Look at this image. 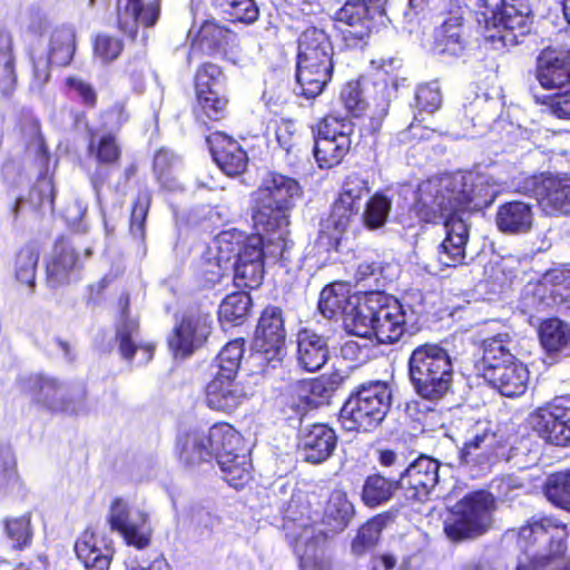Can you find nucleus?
<instances>
[{"label":"nucleus","mask_w":570,"mask_h":570,"mask_svg":"<svg viewBox=\"0 0 570 570\" xmlns=\"http://www.w3.org/2000/svg\"><path fill=\"white\" fill-rule=\"evenodd\" d=\"M212 333L209 314L186 313L167 336V346L174 357L187 358L204 346Z\"/></svg>","instance_id":"obj_18"},{"label":"nucleus","mask_w":570,"mask_h":570,"mask_svg":"<svg viewBox=\"0 0 570 570\" xmlns=\"http://www.w3.org/2000/svg\"><path fill=\"white\" fill-rule=\"evenodd\" d=\"M161 0H116L117 28L136 39L139 26L154 27L159 17Z\"/></svg>","instance_id":"obj_26"},{"label":"nucleus","mask_w":570,"mask_h":570,"mask_svg":"<svg viewBox=\"0 0 570 570\" xmlns=\"http://www.w3.org/2000/svg\"><path fill=\"white\" fill-rule=\"evenodd\" d=\"M77 49L76 31L71 27L60 26L55 28L49 38L48 59L58 67L69 66Z\"/></svg>","instance_id":"obj_42"},{"label":"nucleus","mask_w":570,"mask_h":570,"mask_svg":"<svg viewBox=\"0 0 570 570\" xmlns=\"http://www.w3.org/2000/svg\"><path fill=\"white\" fill-rule=\"evenodd\" d=\"M347 379V374L334 370L317 377L301 381L298 389L299 392H335L343 386Z\"/></svg>","instance_id":"obj_62"},{"label":"nucleus","mask_w":570,"mask_h":570,"mask_svg":"<svg viewBox=\"0 0 570 570\" xmlns=\"http://www.w3.org/2000/svg\"><path fill=\"white\" fill-rule=\"evenodd\" d=\"M387 517L376 514L364 522L351 542L352 552L355 556H363L374 549L380 542L383 529L386 527Z\"/></svg>","instance_id":"obj_48"},{"label":"nucleus","mask_w":570,"mask_h":570,"mask_svg":"<svg viewBox=\"0 0 570 570\" xmlns=\"http://www.w3.org/2000/svg\"><path fill=\"white\" fill-rule=\"evenodd\" d=\"M330 404V394H291L283 403L286 420L302 421L308 413Z\"/></svg>","instance_id":"obj_50"},{"label":"nucleus","mask_w":570,"mask_h":570,"mask_svg":"<svg viewBox=\"0 0 570 570\" xmlns=\"http://www.w3.org/2000/svg\"><path fill=\"white\" fill-rule=\"evenodd\" d=\"M87 134L88 156L94 158L99 166L105 167V169H96L89 178L92 189L96 195L99 196L110 177L107 168L119 165L122 156V148L117 136L112 132H104L98 136L97 129L89 127Z\"/></svg>","instance_id":"obj_23"},{"label":"nucleus","mask_w":570,"mask_h":570,"mask_svg":"<svg viewBox=\"0 0 570 570\" xmlns=\"http://www.w3.org/2000/svg\"><path fill=\"white\" fill-rule=\"evenodd\" d=\"M83 269L81 253L65 235L56 238L50 254L45 259V282L50 288L69 285Z\"/></svg>","instance_id":"obj_17"},{"label":"nucleus","mask_w":570,"mask_h":570,"mask_svg":"<svg viewBox=\"0 0 570 570\" xmlns=\"http://www.w3.org/2000/svg\"><path fill=\"white\" fill-rule=\"evenodd\" d=\"M476 387L488 386L498 392H525L529 382V371L521 362L483 367L482 373L475 374Z\"/></svg>","instance_id":"obj_30"},{"label":"nucleus","mask_w":570,"mask_h":570,"mask_svg":"<svg viewBox=\"0 0 570 570\" xmlns=\"http://www.w3.org/2000/svg\"><path fill=\"white\" fill-rule=\"evenodd\" d=\"M539 340L548 353H556L566 347L570 341L568 325L558 317L543 320L538 328Z\"/></svg>","instance_id":"obj_51"},{"label":"nucleus","mask_w":570,"mask_h":570,"mask_svg":"<svg viewBox=\"0 0 570 570\" xmlns=\"http://www.w3.org/2000/svg\"><path fill=\"white\" fill-rule=\"evenodd\" d=\"M245 346L246 340L244 337L230 340L220 348L213 362L239 372Z\"/></svg>","instance_id":"obj_64"},{"label":"nucleus","mask_w":570,"mask_h":570,"mask_svg":"<svg viewBox=\"0 0 570 570\" xmlns=\"http://www.w3.org/2000/svg\"><path fill=\"white\" fill-rule=\"evenodd\" d=\"M6 538L14 550H24L30 547L33 538L30 514L7 518L3 521Z\"/></svg>","instance_id":"obj_55"},{"label":"nucleus","mask_w":570,"mask_h":570,"mask_svg":"<svg viewBox=\"0 0 570 570\" xmlns=\"http://www.w3.org/2000/svg\"><path fill=\"white\" fill-rule=\"evenodd\" d=\"M337 446V434L326 423H313L301 433L298 448L305 462L320 464L328 460Z\"/></svg>","instance_id":"obj_33"},{"label":"nucleus","mask_w":570,"mask_h":570,"mask_svg":"<svg viewBox=\"0 0 570 570\" xmlns=\"http://www.w3.org/2000/svg\"><path fill=\"white\" fill-rule=\"evenodd\" d=\"M151 191L147 188L138 190L130 208L129 232L144 240L146 237V220L151 205Z\"/></svg>","instance_id":"obj_56"},{"label":"nucleus","mask_w":570,"mask_h":570,"mask_svg":"<svg viewBox=\"0 0 570 570\" xmlns=\"http://www.w3.org/2000/svg\"><path fill=\"white\" fill-rule=\"evenodd\" d=\"M538 435L558 446H570V409L554 403L538 407L532 416Z\"/></svg>","instance_id":"obj_27"},{"label":"nucleus","mask_w":570,"mask_h":570,"mask_svg":"<svg viewBox=\"0 0 570 570\" xmlns=\"http://www.w3.org/2000/svg\"><path fill=\"white\" fill-rule=\"evenodd\" d=\"M535 77L546 89L570 82V48L548 46L537 57Z\"/></svg>","instance_id":"obj_29"},{"label":"nucleus","mask_w":570,"mask_h":570,"mask_svg":"<svg viewBox=\"0 0 570 570\" xmlns=\"http://www.w3.org/2000/svg\"><path fill=\"white\" fill-rule=\"evenodd\" d=\"M177 167L176 155L167 149L159 148L154 155L153 170L158 183L165 187H171L175 181Z\"/></svg>","instance_id":"obj_60"},{"label":"nucleus","mask_w":570,"mask_h":570,"mask_svg":"<svg viewBox=\"0 0 570 570\" xmlns=\"http://www.w3.org/2000/svg\"><path fill=\"white\" fill-rule=\"evenodd\" d=\"M263 233L248 235L237 253L234 268V285L242 289H257L265 276V252Z\"/></svg>","instance_id":"obj_20"},{"label":"nucleus","mask_w":570,"mask_h":570,"mask_svg":"<svg viewBox=\"0 0 570 570\" xmlns=\"http://www.w3.org/2000/svg\"><path fill=\"white\" fill-rule=\"evenodd\" d=\"M245 446V439L232 424L217 422L207 433L191 429L178 434L175 451L181 462L193 465L222 459Z\"/></svg>","instance_id":"obj_4"},{"label":"nucleus","mask_w":570,"mask_h":570,"mask_svg":"<svg viewBox=\"0 0 570 570\" xmlns=\"http://www.w3.org/2000/svg\"><path fill=\"white\" fill-rule=\"evenodd\" d=\"M392 208V199L382 191H375L364 206L362 222L366 229L376 230L383 227Z\"/></svg>","instance_id":"obj_53"},{"label":"nucleus","mask_w":570,"mask_h":570,"mask_svg":"<svg viewBox=\"0 0 570 570\" xmlns=\"http://www.w3.org/2000/svg\"><path fill=\"white\" fill-rule=\"evenodd\" d=\"M297 362L307 372L322 368L328 360L327 338L314 330L304 327L296 334Z\"/></svg>","instance_id":"obj_37"},{"label":"nucleus","mask_w":570,"mask_h":570,"mask_svg":"<svg viewBox=\"0 0 570 570\" xmlns=\"http://www.w3.org/2000/svg\"><path fill=\"white\" fill-rule=\"evenodd\" d=\"M213 6L229 16L233 22L254 23L259 18V9L254 0H212Z\"/></svg>","instance_id":"obj_57"},{"label":"nucleus","mask_w":570,"mask_h":570,"mask_svg":"<svg viewBox=\"0 0 570 570\" xmlns=\"http://www.w3.org/2000/svg\"><path fill=\"white\" fill-rule=\"evenodd\" d=\"M567 525L552 517H531L519 528L517 544L532 556L525 561H554L567 552Z\"/></svg>","instance_id":"obj_8"},{"label":"nucleus","mask_w":570,"mask_h":570,"mask_svg":"<svg viewBox=\"0 0 570 570\" xmlns=\"http://www.w3.org/2000/svg\"><path fill=\"white\" fill-rule=\"evenodd\" d=\"M354 513V505L346 492L334 490L326 502L323 523L333 532H342L348 527Z\"/></svg>","instance_id":"obj_43"},{"label":"nucleus","mask_w":570,"mask_h":570,"mask_svg":"<svg viewBox=\"0 0 570 570\" xmlns=\"http://www.w3.org/2000/svg\"><path fill=\"white\" fill-rule=\"evenodd\" d=\"M191 114L205 126L220 122L228 116L229 96L226 91L194 92Z\"/></svg>","instance_id":"obj_39"},{"label":"nucleus","mask_w":570,"mask_h":570,"mask_svg":"<svg viewBox=\"0 0 570 570\" xmlns=\"http://www.w3.org/2000/svg\"><path fill=\"white\" fill-rule=\"evenodd\" d=\"M400 479L386 476L375 470L364 479L361 490V501L367 508H377L391 501L401 489Z\"/></svg>","instance_id":"obj_40"},{"label":"nucleus","mask_w":570,"mask_h":570,"mask_svg":"<svg viewBox=\"0 0 570 570\" xmlns=\"http://www.w3.org/2000/svg\"><path fill=\"white\" fill-rule=\"evenodd\" d=\"M119 321L115 326V342L117 343L120 357L129 364L134 363L137 353L140 358L137 365H146L155 355L156 346L154 343L144 342L136 343L135 337L138 336L140 324L138 318L130 316V296L122 293L118 298Z\"/></svg>","instance_id":"obj_15"},{"label":"nucleus","mask_w":570,"mask_h":570,"mask_svg":"<svg viewBox=\"0 0 570 570\" xmlns=\"http://www.w3.org/2000/svg\"><path fill=\"white\" fill-rule=\"evenodd\" d=\"M56 198V188L53 177L48 170L41 173L28 193V200L36 209L48 207L53 208Z\"/></svg>","instance_id":"obj_58"},{"label":"nucleus","mask_w":570,"mask_h":570,"mask_svg":"<svg viewBox=\"0 0 570 570\" xmlns=\"http://www.w3.org/2000/svg\"><path fill=\"white\" fill-rule=\"evenodd\" d=\"M18 83L13 39L9 31L0 29V94L11 96Z\"/></svg>","instance_id":"obj_45"},{"label":"nucleus","mask_w":570,"mask_h":570,"mask_svg":"<svg viewBox=\"0 0 570 570\" xmlns=\"http://www.w3.org/2000/svg\"><path fill=\"white\" fill-rule=\"evenodd\" d=\"M149 515L146 511H132L122 498H114L110 503L108 524L118 532L128 547L144 550L151 543L153 530L148 525Z\"/></svg>","instance_id":"obj_13"},{"label":"nucleus","mask_w":570,"mask_h":570,"mask_svg":"<svg viewBox=\"0 0 570 570\" xmlns=\"http://www.w3.org/2000/svg\"><path fill=\"white\" fill-rule=\"evenodd\" d=\"M39 261V250L36 246L27 244L16 254L14 277L20 284L30 288L32 293L36 287L37 267Z\"/></svg>","instance_id":"obj_52"},{"label":"nucleus","mask_w":570,"mask_h":570,"mask_svg":"<svg viewBox=\"0 0 570 570\" xmlns=\"http://www.w3.org/2000/svg\"><path fill=\"white\" fill-rule=\"evenodd\" d=\"M483 367L507 364L515 360L513 354V340L508 332L498 333L482 341Z\"/></svg>","instance_id":"obj_47"},{"label":"nucleus","mask_w":570,"mask_h":570,"mask_svg":"<svg viewBox=\"0 0 570 570\" xmlns=\"http://www.w3.org/2000/svg\"><path fill=\"white\" fill-rule=\"evenodd\" d=\"M405 311L402 303L384 292H365L352 307L350 332L358 337L374 335L381 344L400 341L405 332Z\"/></svg>","instance_id":"obj_2"},{"label":"nucleus","mask_w":570,"mask_h":570,"mask_svg":"<svg viewBox=\"0 0 570 570\" xmlns=\"http://www.w3.org/2000/svg\"><path fill=\"white\" fill-rule=\"evenodd\" d=\"M313 156L320 169H332L343 163L352 149L354 124L347 116L330 111L309 127Z\"/></svg>","instance_id":"obj_6"},{"label":"nucleus","mask_w":570,"mask_h":570,"mask_svg":"<svg viewBox=\"0 0 570 570\" xmlns=\"http://www.w3.org/2000/svg\"><path fill=\"white\" fill-rule=\"evenodd\" d=\"M515 190L534 198L550 216L570 215V176L551 173L525 175L518 179Z\"/></svg>","instance_id":"obj_9"},{"label":"nucleus","mask_w":570,"mask_h":570,"mask_svg":"<svg viewBox=\"0 0 570 570\" xmlns=\"http://www.w3.org/2000/svg\"><path fill=\"white\" fill-rule=\"evenodd\" d=\"M370 193L368 181L360 174L347 175L338 196L331 207L330 216L341 226H350L362 208L363 198Z\"/></svg>","instance_id":"obj_28"},{"label":"nucleus","mask_w":570,"mask_h":570,"mask_svg":"<svg viewBox=\"0 0 570 570\" xmlns=\"http://www.w3.org/2000/svg\"><path fill=\"white\" fill-rule=\"evenodd\" d=\"M409 377L415 392H448L453 382V366L448 351L436 343L416 346L407 362Z\"/></svg>","instance_id":"obj_7"},{"label":"nucleus","mask_w":570,"mask_h":570,"mask_svg":"<svg viewBox=\"0 0 570 570\" xmlns=\"http://www.w3.org/2000/svg\"><path fill=\"white\" fill-rule=\"evenodd\" d=\"M440 462L421 454L399 473L401 490L407 501L423 503L439 482Z\"/></svg>","instance_id":"obj_22"},{"label":"nucleus","mask_w":570,"mask_h":570,"mask_svg":"<svg viewBox=\"0 0 570 570\" xmlns=\"http://www.w3.org/2000/svg\"><path fill=\"white\" fill-rule=\"evenodd\" d=\"M129 112L125 101H115L109 107L100 110L98 115L99 128L104 132L117 134L129 120Z\"/></svg>","instance_id":"obj_61"},{"label":"nucleus","mask_w":570,"mask_h":570,"mask_svg":"<svg viewBox=\"0 0 570 570\" xmlns=\"http://www.w3.org/2000/svg\"><path fill=\"white\" fill-rule=\"evenodd\" d=\"M455 214L480 212L488 208L495 198V193L481 177L461 176L446 178Z\"/></svg>","instance_id":"obj_24"},{"label":"nucleus","mask_w":570,"mask_h":570,"mask_svg":"<svg viewBox=\"0 0 570 570\" xmlns=\"http://www.w3.org/2000/svg\"><path fill=\"white\" fill-rule=\"evenodd\" d=\"M334 46L328 32L308 26L297 39L295 79L299 95L312 100L321 96L332 81Z\"/></svg>","instance_id":"obj_3"},{"label":"nucleus","mask_w":570,"mask_h":570,"mask_svg":"<svg viewBox=\"0 0 570 570\" xmlns=\"http://www.w3.org/2000/svg\"><path fill=\"white\" fill-rule=\"evenodd\" d=\"M94 55L104 63H109L119 58L124 50L121 38L109 33H98L92 41Z\"/></svg>","instance_id":"obj_63"},{"label":"nucleus","mask_w":570,"mask_h":570,"mask_svg":"<svg viewBox=\"0 0 570 570\" xmlns=\"http://www.w3.org/2000/svg\"><path fill=\"white\" fill-rule=\"evenodd\" d=\"M445 237L438 246V261L441 266L455 268L465 264L470 227L461 217L444 220Z\"/></svg>","instance_id":"obj_32"},{"label":"nucleus","mask_w":570,"mask_h":570,"mask_svg":"<svg viewBox=\"0 0 570 570\" xmlns=\"http://www.w3.org/2000/svg\"><path fill=\"white\" fill-rule=\"evenodd\" d=\"M351 293L344 282H334L323 287L318 296L317 308L327 320L338 318L346 313Z\"/></svg>","instance_id":"obj_44"},{"label":"nucleus","mask_w":570,"mask_h":570,"mask_svg":"<svg viewBox=\"0 0 570 570\" xmlns=\"http://www.w3.org/2000/svg\"><path fill=\"white\" fill-rule=\"evenodd\" d=\"M392 394H350L338 414L346 432H370L385 417Z\"/></svg>","instance_id":"obj_11"},{"label":"nucleus","mask_w":570,"mask_h":570,"mask_svg":"<svg viewBox=\"0 0 570 570\" xmlns=\"http://www.w3.org/2000/svg\"><path fill=\"white\" fill-rule=\"evenodd\" d=\"M478 13L487 29L502 28L524 35L531 23L529 0H478Z\"/></svg>","instance_id":"obj_14"},{"label":"nucleus","mask_w":570,"mask_h":570,"mask_svg":"<svg viewBox=\"0 0 570 570\" xmlns=\"http://www.w3.org/2000/svg\"><path fill=\"white\" fill-rule=\"evenodd\" d=\"M286 328L284 312L279 306L266 305L257 320L252 350L263 360L281 361L285 347Z\"/></svg>","instance_id":"obj_16"},{"label":"nucleus","mask_w":570,"mask_h":570,"mask_svg":"<svg viewBox=\"0 0 570 570\" xmlns=\"http://www.w3.org/2000/svg\"><path fill=\"white\" fill-rule=\"evenodd\" d=\"M409 213L421 225L444 224L450 217H459L454 210L448 179L421 183Z\"/></svg>","instance_id":"obj_12"},{"label":"nucleus","mask_w":570,"mask_h":570,"mask_svg":"<svg viewBox=\"0 0 570 570\" xmlns=\"http://www.w3.org/2000/svg\"><path fill=\"white\" fill-rule=\"evenodd\" d=\"M495 509L497 500L491 492H468L448 510L443 532L452 543L474 540L491 528Z\"/></svg>","instance_id":"obj_5"},{"label":"nucleus","mask_w":570,"mask_h":570,"mask_svg":"<svg viewBox=\"0 0 570 570\" xmlns=\"http://www.w3.org/2000/svg\"><path fill=\"white\" fill-rule=\"evenodd\" d=\"M17 130L22 142L23 155L31 158L35 166L48 170L51 153L40 119L31 115L22 116L17 124Z\"/></svg>","instance_id":"obj_34"},{"label":"nucleus","mask_w":570,"mask_h":570,"mask_svg":"<svg viewBox=\"0 0 570 570\" xmlns=\"http://www.w3.org/2000/svg\"><path fill=\"white\" fill-rule=\"evenodd\" d=\"M217 463L224 480L236 490L245 488L253 480V463L246 446L242 451L227 453Z\"/></svg>","instance_id":"obj_41"},{"label":"nucleus","mask_w":570,"mask_h":570,"mask_svg":"<svg viewBox=\"0 0 570 570\" xmlns=\"http://www.w3.org/2000/svg\"><path fill=\"white\" fill-rule=\"evenodd\" d=\"M385 1L346 0L335 12V20L351 28L342 33L346 48L362 49L368 43L372 33L377 31V19H382L384 14Z\"/></svg>","instance_id":"obj_10"},{"label":"nucleus","mask_w":570,"mask_h":570,"mask_svg":"<svg viewBox=\"0 0 570 570\" xmlns=\"http://www.w3.org/2000/svg\"><path fill=\"white\" fill-rule=\"evenodd\" d=\"M212 157L227 176L242 175L247 169L248 156L242 145L223 131H215L208 138Z\"/></svg>","instance_id":"obj_31"},{"label":"nucleus","mask_w":570,"mask_h":570,"mask_svg":"<svg viewBox=\"0 0 570 570\" xmlns=\"http://www.w3.org/2000/svg\"><path fill=\"white\" fill-rule=\"evenodd\" d=\"M252 306L253 301L248 292H233L222 301L218 320L222 324L239 326L247 320Z\"/></svg>","instance_id":"obj_46"},{"label":"nucleus","mask_w":570,"mask_h":570,"mask_svg":"<svg viewBox=\"0 0 570 570\" xmlns=\"http://www.w3.org/2000/svg\"><path fill=\"white\" fill-rule=\"evenodd\" d=\"M303 193L296 178L276 170L267 171L250 194V218L256 232L274 235L287 229Z\"/></svg>","instance_id":"obj_1"},{"label":"nucleus","mask_w":570,"mask_h":570,"mask_svg":"<svg viewBox=\"0 0 570 570\" xmlns=\"http://www.w3.org/2000/svg\"><path fill=\"white\" fill-rule=\"evenodd\" d=\"M73 549L86 570H109L115 556L114 540L92 527L78 535Z\"/></svg>","instance_id":"obj_25"},{"label":"nucleus","mask_w":570,"mask_h":570,"mask_svg":"<svg viewBox=\"0 0 570 570\" xmlns=\"http://www.w3.org/2000/svg\"><path fill=\"white\" fill-rule=\"evenodd\" d=\"M226 83L224 68L209 60L200 62L193 76L194 92L226 91Z\"/></svg>","instance_id":"obj_49"},{"label":"nucleus","mask_w":570,"mask_h":570,"mask_svg":"<svg viewBox=\"0 0 570 570\" xmlns=\"http://www.w3.org/2000/svg\"><path fill=\"white\" fill-rule=\"evenodd\" d=\"M471 433V438L459 450L460 464L475 465L483 461L492 463L505 456L508 441L492 431L489 424L476 422Z\"/></svg>","instance_id":"obj_21"},{"label":"nucleus","mask_w":570,"mask_h":570,"mask_svg":"<svg viewBox=\"0 0 570 570\" xmlns=\"http://www.w3.org/2000/svg\"><path fill=\"white\" fill-rule=\"evenodd\" d=\"M533 296L547 306L570 309V269L556 267L547 271L534 285Z\"/></svg>","instance_id":"obj_35"},{"label":"nucleus","mask_w":570,"mask_h":570,"mask_svg":"<svg viewBox=\"0 0 570 570\" xmlns=\"http://www.w3.org/2000/svg\"><path fill=\"white\" fill-rule=\"evenodd\" d=\"M188 37L190 42L187 61L189 63L193 56L225 59L236 41V33L215 19L204 20L195 32L189 31Z\"/></svg>","instance_id":"obj_19"},{"label":"nucleus","mask_w":570,"mask_h":570,"mask_svg":"<svg viewBox=\"0 0 570 570\" xmlns=\"http://www.w3.org/2000/svg\"><path fill=\"white\" fill-rule=\"evenodd\" d=\"M543 493L552 505L570 512V471L550 474L543 485Z\"/></svg>","instance_id":"obj_54"},{"label":"nucleus","mask_w":570,"mask_h":570,"mask_svg":"<svg viewBox=\"0 0 570 570\" xmlns=\"http://www.w3.org/2000/svg\"><path fill=\"white\" fill-rule=\"evenodd\" d=\"M340 100L353 118L363 117L368 107L360 80H350L344 83L340 91Z\"/></svg>","instance_id":"obj_59"},{"label":"nucleus","mask_w":570,"mask_h":570,"mask_svg":"<svg viewBox=\"0 0 570 570\" xmlns=\"http://www.w3.org/2000/svg\"><path fill=\"white\" fill-rule=\"evenodd\" d=\"M532 206L522 200H509L498 206L494 222L504 235L528 234L533 227Z\"/></svg>","instance_id":"obj_36"},{"label":"nucleus","mask_w":570,"mask_h":570,"mask_svg":"<svg viewBox=\"0 0 570 570\" xmlns=\"http://www.w3.org/2000/svg\"><path fill=\"white\" fill-rule=\"evenodd\" d=\"M434 49L451 57L461 56L468 46L464 18L461 13H450L434 31Z\"/></svg>","instance_id":"obj_38"}]
</instances>
